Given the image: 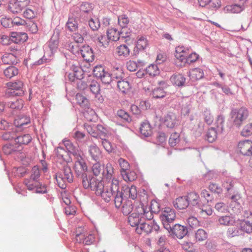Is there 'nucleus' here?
<instances>
[{
	"instance_id": "1",
	"label": "nucleus",
	"mask_w": 252,
	"mask_h": 252,
	"mask_svg": "<svg viewBox=\"0 0 252 252\" xmlns=\"http://www.w3.org/2000/svg\"><path fill=\"white\" fill-rule=\"evenodd\" d=\"M82 185L85 189H90L95 191L97 195H100L106 202H109L119 189V183L117 179H113L105 186L101 180L94 177L83 176Z\"/></svg>"
},
{
	"instance_id": "2",
	"label": "nucleus",
	"mask_w": 252,
	"mask_h": 252,
	"mask_svg": "<svg viewBox=\"0 0 252 252\" xmlns=\"http://www.w3.org/2000/svg\"><path fill=\"white\" fill-rule=\"evenodd\" d=\"M153 218V215L148 210L147 205L140 203L128 217V222L131 226L137 227L142 221V219L151 220Z\"/></svg>"
},
{
	"instance_id": "3",
	"label": "nucleus",
	"mask_w": 252,
	"mask_h": 252,
	"mask_svg": "<svg viewBox=\"0 0 252 252\" xmlns=\"http://www.w3.org/2000/svg\"><path fill=\"white\" fill-rule=\"evenodd\" d=\"M176 217L175 211L170 207H165L161 211L160 218L164 228L169 231L171 229L170 223L172 222Z\"/></svg>"
},
{
	"instance_id": "4",
	"label": "nucleus",
	"mask_w": 252,
	"mask_h": 252,
	"mask_svg": "<svg viewBox=\"0 0 252 252\" xmlns=\"http://www.w3.org/2000/svg\"><path fill=\"white\" fill-rule=\"evenodd\" d=\"M56 178L59 187L61 189H65L66 182L71 183L73 181V175L70 167L64 166L63 174H57Z\"/></svg>"
},
{
	"instance_id": "5",
	"label": "nucleus",
	"mask_w": 252,
	"mask_h": 252,
	"mask_svg": "<svg viewBox=\"0 0 252 252\" xmlns=\"http://www.w3.org/2000/svg\"><path fill=\"white\" fill-rule=\"evenodd\" d=\"M231 117L235 126L240 127L247 119L249 112L245 107L235 109L231 111Z\"/></svg>"
},
{
	"instance_id": "6",
	"label": "nucleus",
	"mask_w": 252,
	"mask_h": 252,
	"mask_svg": "<svg viewBox=\"0 0 252 252\" xmlns=\"http://www.w3.org/2000/svg\"><path fill=\"white\" fill-rule=\"evenodd\" d=\"M30 2V0H11L8 4V10L13 14L20 13L29 4Z\"/></svg>"
},
{
	"instance_id": "7",
	"label": "nucleus",
	"mask_w": 252,
	"mask_h": 252,
	"mask_svg": "<svg viewBox=\"0 0 252 252\" xmlns=\"http://www.w3.org/2000/svg\"><path fill=\"white\" fill-rule=\"evenodd\" d=\"M189 49L179 46L176 48L175 57L176 63L178 66H185V61L189 53Z\"/></svg>"
},
{
	"instance_id": "8",
	"label": "nucleus",
	"mask_w": 252,
	"mask_h": 252,
	"mask_svg": "<svg viewBox=\"0 0 252 252\" xmlns=\"http://www.w3.org/2000/svg\"><path fill=\"white\" fill-rule=\"evenodd\" d=\"M93 74L96 77L100 78L104 84H109L111 82V75L105 71L104 67L101 65L94 67Z\"/></svg>"
},
{
	"instance_id": "9",
	"label": "nucleus",
	"mask_w": 252,
	"mask_h": 252,
	"mask_svg": "<svg viewBox=\"0 0 252 252\" xmlns=\"http://www.w3.org/2000/svg\"><path fill=\"white\" fill-rule=\"evenodd\" d=\"M76 161L74 165V169L77 174H80L87 170V166L84 160L80 155V152L74 155Z\"/></svg>"
},
{
	"instance_id": "10",
	"label": "nucleus",
	"mask_w": 252,
	"mask_h": 252,
	"mask_svg": "<svg viewBox=\"0 0 252 252\" xmlns=\"http://www.w3.org/2000/svg\"><path fill=\"white\" fill-rule=\"evenodd\" d=\"M163 123L167 127L173 128L179 125V121L175 113L169 112L164 117Z\"/></svg>"
},
{
	"instance_id": "11",
	"label": "nucleus",
	"mask_w": 252,
	"mask_h": 252,
	"mask_svg": "<svg viewBox=\"0 0 252 252\" xmlns=\"http://www.w3.org/2000/svg\"><path fill=\"white\" fill-rule=\"evenodd\" d=\"M239 151L244 155H252V141L247 140L240 141L238 145Z\"/></svg>"
},
{
	"instance_id": "12",
	"label": "nucleus",
	"mask_w": 252,
	"mask_h": 252,
	"mask_svg": "<svg viewBox=\"0 0 252 252\" xmlns=\"http://www.w3.org/2000/svg\"><path fill=\"white\" fill-rule=\"evenodd\" d=\"M24 184L29 190H33L36 189V192L45 193L46 191V188L44 187L38 188V186L39 183L36 180L31 178L25 179L24 180Z\"/></svg>"
},
{
	"instance_id": "13",
	"label": "nucleus",
	"mask_w": 252,
	"mask_h": 252,
	"mask_svg": "<svg viewBox=\"0 0 252 252\" xmlns=\"http://www.w3.org/2000/svg\"><path fill=\"white\" fill-rule=\"evenodd\" d=\"M82 58L87 62H92L94 59V54L92 48L88 45L83 46L80 49Z\"/></svg>"
},
{
	"instance_id": "14",
	"label": "nucleus",
	"mask_w": 252,
	"mask_h": 252,
	"mask_svg": "<svg viewBox=\"0 0 252 252\" xmlns=\"http://www.w3.org/2000/svg\"><path fill=\"white\" fill-rule=\"evenodd\" d=\"M59 36L58 35L53 34L48 42V48L50 52L48 53L47 51L46 53L48 56H51L55 52H56L58 48L59 45Z\"/></svg>"
},
{
	"instance_id": "15",
	"label": "nucleus",
	"mask_w": 252,
	"mask_h": 252,
	"mask_svg": "<svg viewBox=\"0 0 252 252\" xmlns=\"http://www.w3.org/2000/svg\"><path fill=\"white\" fill-rule=\"evenodd\" d=\"M66 28L70 32H76L78 28V19L77 17L73 14L69 15L66 23Z\"/></svg>"
},
{
	"instance_id": "16",
	"label": "nucleus",
	"mask_w": 252,
	"mask_h": 252,
	"mask_svg": "<svg viewBox=\"0 0 252 252\" xmlns=\"http://www.w3.org/2000/svg\"><path fill=\"white\" fill-rule=\"evenodd\" d=\"M240 227L242 230L246 233L252 232V214L247 216L246 219L241 221Z\"/></svg>"
},
{
	"instance_id": "17",
	"label": "nucleus",
	"mask_w": 252,
	"mask_h": 252,
	"mask_svg": "<svg viewBox=\"0 0 252 252\" xmlns=\"http://www.w3.org/2000/svg\"><path fill=\"white\" fill-rule=\"evenodd\" d=\"M170 230L179 239L183 238L188 233L186 227L179 224H176Z\"/></svg>"
},
{
	"instance_id": "18",
	"label": "nucleus",
	"mask_w": 252,
	"mask_h": 252,
	"mask_svg": "<svg viewBox=\"0 0 252 252\" xmlns=\"http://www.w3.org/2000/svg\"><path fill=\"white\" fill-rule=\"evenodd\" d=\"M174 206L178 210H183L187 209L189 203L188 198L186 196H180L177 198L173 202Z\"/></svg>"
},
{
	"instance_id": "19",
	"label": "nucleus",
	"mask_w": 252,
	"mask_h": 252,
	"mask_svg": "<svg viewBox=\"0 0 252 252\" xmlns=\"http://www.w3.org/2000/svg\"><path fill=\"white\" fill-rule=\"evenodd\" d=\"M102 173L104 178L108 180V182H111L113 179H115L114 177V168L110 163L106 164L105 168H104L103 169Z\"/></svg>"
},
{
	"instance_id": "20",
	"label": "nucleus",
	"mask_w": 252,
	"mask_h": 252,
	"mask_svg": "<svg viewBox=\"0 0 252 252\" xmlns=\"http://www.w3.org/2000/svg\"><path fill=\"white\" fill-rule=\"evenodd\" d=\"M130 50L126 44H121L116 47V55L120 58H127L130 54Z\"/></svg>"
},
{
	"instance_id": "21",
	"label": "nucleus",
	"mask_w": 252,
	"mask_h": 252,
	"mask_svg": "<svg viewBox=\"0 0 252 252\" xmlns=\"http://www.w3.org/2000/svg\"><path fill=\"white\" fill-rule=\"evenodd\" d=\"M170 80L173 85L182 87L184 86L186 79L181 74H174L171 76Z\"/></svg>"
},
{
	"instance_id": "22",
	"label": "nucleus",
	"mask_w": 252,
	"mask_h": 252,
	"mask_svg": "<svg viewBox=\"0 0 252 252\" xmlns=\"http://www.w3.org/2000/svg\"><path fill=\"white\" fill-rule=\"evenodd\" d=\"M122 192L125 197H128L132 199H135L137 195L136 188L134 186H131L130 187H123V191Z\"/></svg>"
},
{
	"instance_id": "23",
	"label": "nucleus",
	"mask_w": 252,
	"mask_h": 252,
	"mask_svg": "<svg viewBox=\"0 0 252 252\" xmlns=\"http://www.w3.org/2000/svg\"><path fill=\"white\" fill-rule=\"evenodd\" d=\"M152 230V227L151 224L146 222H142L139 223L135 229L136 232L139 234H149L151 232Z\"/></svg>"
},
{
	"instance_id": "24",
	"label": "nucleus",
	"mask_w": 252,
	"mask_h": 252,
	"mask_svg": "<svg viewBox=\"0 0 252 252\" xmlns=\"http://www.w3.org/2000/svg\"><path fill=\"white\" fill-rule=\"evenodd\" d=\"M27 39V34L25 32H13L10 36V40L15 43H23Z\"/></svg>"
},
{
	"instance_id": "25",
	"label": "nucleus",
	"mask_w": 252,
	"mask_h": 252,
	"mask_svg": "<svg viewBox=\"0 0 252 252\" xmlns=\"http://www.w3.org/2000/svg\"><path fill=\"white\" fill-rule=\"evenodd\" d=\"M117 87L119 91L123 94H127L131 89L129 83L125 80L118 81Z\"/></svg>"
},
{
	"instance_id": "26",
	"label": "nucleus",
	"mask_w": 252,
	"mask_h": 252,
	"mask_svg": "<svg viewBox=\"0 0 252 252\" xmlns=\"http://www.w3.org/2000/svg\"><path fill=\"white\" fill-rule=\"evenodd\" d=\"M189 75L190 79L194 81L202 78L204 76V72L201 69L195 68L189 71Z\"/></svg>"
},
{
	"instance_id": "27",
	"label": "nucleus",
	"mask_w": 252,
	"mask_h": 252,
	"mask_svg": "<svg viewBox=\"0 0 252 252\" xmlns=\"http://www.w3.org/2000/svg\"><path fill=\"white\" fill-rule=\"evenodd\" d=\"M22 149V147L18 146L16 144L14 145L7 144L2 147L3 152L6 155H9L15 152L20 151Z\"/></svg>"
},
{
	"instance_id": "28",
	"label": "nucleus",
	"mask_w": 252,
	"mask_h": 252,
	"mask_svg": "<svg viewBox=\"0 0 252 252\" xmlns=\"http://www.w3.org/2000/svg\"><path fill=\"white\" fill-rule=\"evenodd\" d=\"M218 222L220 225H233L236 223L235 218L230 216H222L218 219Z\"/></svg>"
},
{
	"instance_id": "29",
	"label": "nucleus",
	"mask_w": 252,
	"mask_h": 252,
	"mask_svg": "<svg viewBox=\"0 0 252 252\" xmlns=\"http://www.w3.org/2000/svg\"><path fill=\"white\" fill-rule=\"evenodd\" d=\"M186 197L188 198V201L189 204L193 206L198 205V207L200 206V201L199 200V195L195 192H191L188 194Z\"/></svg>"
},
{
	"instance_id": "30",
	"label": "nucleus",
	"mask_w": 252,
	"mask_h": 252,
	"mask_svg": "<svg viewBox=\"0 0 252 252\" xmlns=\"http://www.w3.org/2000/svg\"><path fill=\"white\" fill-rule=\"evenodd\" d=\"M244 9V4L240 3L239 4H233L227 5L224 8L225 12L238 13L241 12Z\"/></svg>"
},
{
	"instance_id": "31",
	"label": "nucleus",
	"mask_w": 252,
	"mask_h": 252,
	"mask_svg": "<svg viewBox=\"0 0 252 252\" xmlns=\"http://www.w3.org/2000/svg\"><path fill=\"white\" fill-rule=\"evenodd\" d=\"M7 86L9 89L18 91L19 93L16 94H18L19 95H22L24 94V91L23 89L24 84L21 81H17L15 82H11L7 84Z\"/></svg>"
},
{
	"instance_id": "32",
	"label": "nucleus",
	"mask_w": 252,
	"mask_h": 252,
	"mask_svg": "<svg viewBox=\"0 0 252 252\" xmlns=\"http://www.w3.org/2000/svg\"><path fill=\"white\" fill-rule=\"evenodd\" d=\"M30 118L26 116H18L14 121V125L17 127H21L30 123Z\"/></svg>"
},
{
	"instance_id": "33",
	"label": "nucleus",
	"mask_w": 252,
	"mask_h": 252,
	"mask_svg": "<svg viewBox=\"0 0 252 252\" xmlns=\"http://www.w3.org/2000/svg\"><path fill=\"white\" fill-rule=\"evenodd\" d=\"M141 134L145 137H148L152 133V127L150 124L147 122L143 123L140 127Z\"/></svg>"
},
{
	"instance_id": "34",
	"label": "nucleus",
	"mask_w": 252,
	"mask_h": 252,
	"mask_svg": "<svg viewBox=\"0 0 252 252\" xmlns=\"http://www.w3.org/2000/svg\"><path fill=\"white\" fill-rule=\"evenodd\" d=\"M89 152L92 159L95 161L99 159L101 157V151L96 146H91L89 148Z\"/></svg>"
},
{
	"instance_id": "35",
	"label": "nucleus",
	"mask_w": 252,
	"mask_h": 252,
	"mask_svg": "<svg viewBox=\"0 0 252 252\" xmlns=\"http://www.w3.org/2000/svg\"><path fill=\"white\" fill-rule=\"evenodd\" d=\"M199 207V214L201 217L205 218L208 216L212 215L213 211L212 208L210 205H202L200 203V206Z\"/></svg>"
},
{
	"instance_id": "36",
	"label": "nucleus",
	"mask_w": 252,
	"mask_h": 252,
	"mask_svg": "<svg viewBox=\"0 0 252 252\" xmlns=\"http://www.w3.org/2000/svg\"><path fill=\"white\" fill-rule=\"evenodd\" d=\"M32 140V137L29 134H24L19 136L15 138V144L21 147L22 145H26L29 144Z\"/></svg>"
},
{
	"instance_id": "37",
	"label": "nucleus",
	"mask_w": 252,
	"mask_h": 252,
	"mask_svg": "<svg viewBox=\"0 0 252 252\" xmlns=\"http://www.w3.org/2000/svg\"><path fill=\"white\" fill-rule=\"evenodd\" d=\"M63 142L66 149L73 156L77 155V154L79 153L78 148L74 146L69 140L64 139Z\"/></svg>"
},
{
	"instance_id": "38",
	"label": "nucleus",
	"mask_w": 252,
	"mask_h": 252,
	"mask_svg": "<svg viewBox=\"0 0 252 252\" xmlns=\"http://www.w3.org/2000/svg\"><path fill=\"white\" fill-rule=\"evenodd\" d=\"M194 238L196 242H202L207 240V233L203 229H198L194 234Z\"/></svg>"
},
{
	"instance_id": "39",
	"label": "nucleus",
	"mask_w": 252,
	"mask_h": 252,
	"mask_svg": "<svg viewBox=\"0 0 252 252\" xmlns=\"http://www.w3.org/2000/svg\"><path fill=\"white\" fill-rule=\"evenodd\" d=\"M108 38L110 40L116 41L120 38V33L115 28L109 29L107 32Z\"/></svg>"
},
{
	"instance_id": "40",
	"label": "nucleus",
	"mask_w": 252,
	"mask_h": 252,
	"mask_svg": "<svg viewBox=\"0 0 252 252\" xmlns=\"http://www.w3.org/2000/svg\"><path fill=\"white\" fill-rule=\"evenodd\" d=\"M146 73L149 76L154 77L159 74V69L156 64H151L145 69Z\"/></svg>"
},
{
	"instance_id": "41",
	"label": "nucleus",
	"mask_w": 252,
	"mask_h": 252,
	"mask_svg": "<svg viewBox=\"0 0 252 252\" xmlns=\"http://www.w3.org/2000/svg\"><path fill=\"white\" fill-rule=\"evenodd\" d=\"M55 152L59 158H61L66 162L69 161L68 153L63 148L61 147H57L55 150Z\"/></svg>"
},
{
	"instance_id": "42",
	"label": "nucleus",
	"mask_w": 252,
	"mask_h": 252,
	"mask_svg": "<svg viewBox=\"0 0 252 252\" xmlns=\"http://www.w3.org/2000/svg\"><path fill=\"white\" fill-rule=\"evenodd\" d=\"M2 62L6 64H13L16 63V57L13 54H5L1 58Z\"/></svg>"
},
{
	"instance_id": "43",
	"label": "nucleus",
	"mask_w": 252,
	"mask_h": 252,
	"mask_svg": "<svg viewBox=\"0 0 252 252\" xmlns=\"http://www.w3.org/2000/svg\"><path fill=\"white\" fill-rule=\"evenodd\" d=\"M87 233L86 230L84 227H78L77 228L75 231L76 241L78 243H81Z\"/></svg>"
},
{
	"instance_id": "44",
	"label": "nucleus",
	"mask_w": 252,
	"mask_h": 252,
	"mask_svg": "<svg viewBox=\"0 0 252 252\" xmlns=\"http://www.w3.org/2000/svg\"><path fill=\"white\" fill-rule=\"evenodd\" d=\"M148 45V40L144 36H140L137 38L136 43V47L139 50H144Z\"/></svg>"
},
{
	"instance_id": "45",
	"label": "nucleus",
	"mask_w": 252,
	"mask_h": 252,
	"mask_svg": "<svg viewBox=\"0 0 252 252\" xmlns=\"http://www.w3.org/2000/svg\"><path fill=\"white\" fill-rule=\"evenodd\" d=\"M122 207V212L125 215L129 214L133 209L132 202L130 200H126L123 204Z\"/></svg>"
},
{
	"instance_id": "46",
	"label": "nucleus",
	"mask_w": 252,
	"mask_h": 252,
	"mask_svg": "<svg viewBox=\"0 0 252 252\" xmlns=\"http://www.w3.org/2000/svg\"><path fill=\"white\" fill-rule=\"evenodd\" d=\"M18 73V69L13 66H10L4 70V74L8 78H11L17 75Z\"/></svg>"
},
{
	"instance_id": "47",
	"label": "nucleus",
	"mask_w": 252,
	"mask_h": 252,
	"mask_svg": "<svg viewBox=\"0 0 252 252\" xmlns=\"http://www.w3.org/2000/svg\"><path fill=\"white\" fill-rule=\"evenodd\" d=\"M206 138L209 142H213L215 141L217 138L216 130L213 127L209 128L207 132Z\"/></svg>"
},
{
	"instance_id": "48",
	"label": "nucleus",
	"mask_w": 252,
	"mask_h": 252,
	"mask_svg": "<svg viewBox=\"0 0 252 252\" xmlns=\"http://www.w3.org/2000/svg\"><path fill=\"white\" fill-rule=\"evenodd\" d=\"M180 141V134L177 132H174L172 133L169 138V144L171 147L176 146L177 144Z\"/></svg>"
},
{
	"instance_id": "49",
	"label": "nucleus",
	"mask_w": 252,
	"mask_h": 252,
	"mask_svg": "<svg viewBox=\"0 0 252 252\" xmlns=\"http://www.w3.org/2000/svg\"><path fill=\"white\" fill-rule=\"evenodd\" d=\"M204 122L208 125H210L214 121V116L210 110H205L203 113Z\"/></svg>"
},
{
	"instance_id": "50",
	"label": "nucleus",
	"mask_w": 252,
	"mask_h": 252,
	"mask_svg": "<svg viewBox=\"0 0 252 252\" xmlns=\"http://www.w3.org/2000/svg\"><path fill=\"white\" fill-rule=\"evenodd\" d=\"M123 193L122 191H120L119 190L116 192L115 196V205L116 207L119 208L121 207L123 205Z\"/></svg>"
},
{
	"instance_id": "51",
	"label": "nucleus",
	"mask_w": 252,
	"mask_h": 252,
	"mask_svg": "<svg viewBox=\"0 0 252 252\" xmlns=\"http://www.w3.org/2000/svg\"><path fill=\"white\" fill-rule=\"evenodd\" d=\"M22 99H16L15 101L9 102L8 103V106L13 109H20L23 108L24 103Z\"/></svg>"
},
{
	"instance_id": "52",
	"label": "nucleus",
	"mask_w": 252,
	"mask_h": 252,
	"mask_svg": "<svg viewBox=\"0 0 252 252\" xmlns=\"http://www.w3.org/2000/svg\"><path fill=\"white\" fill-rule=\"evenodd\" d=\"M122 175L125 181L126 182H131L135 180L136 178V174L134 172L130 171L129 172L122 173Z\"/></svg>"
},
{
	"instance_id": "53",
	"label": "nucleus",
	"mask_w": 252,
	"mask_h": 252,
	"mask_svg": "<svg viewBox=\"0 0 252 252\" xmlns=\"http://www.w3.org/2000/svg\"><path fill=\"white\" fill-rule=\"evenodd\" d=\"M152 95L156 98H163L166 95V92L163 89L157 88L153 91Z\"/></svg>"
},
{
	"instance_id": "54",
	"label": "nucleus",
	"mask_w": 252,
	"mask_h": 252,
	"mask_svg": "<svg viewBox=\"0 0 252 252\" xmlns=\"http://www.w3.org/2000/svg\"><path fill=\"white\" fill-rule=\"evenodd\" d=\"M143 204L147 205L148 210L153 215V213H158L160 210L159 205L156 200H152L151 202L150 207H149L147 204Z\"/></svg>"
},
{
	"instance_id": "55",
	"label": "nucleus",
	"mask_w": 252,
	"mask_h": 252,
	"mask_svg": "<svg viewBox=\"0 0 252 252\" xmlns=\"http://www.w3.org/2000/svg\"><path fill=\"white\" fill-rule=\"evenodd\" d=\"M95 128L96 129V132L97 134V137H99L103 139V138L106 137L107 131L103 126L101 125H98L97 126H96Z\"/></svg>"
},
{
	"instance_id": "56",
	"label": "nucleus",
	"mask_w": 252,
	"mask_h": 252,
	"mask_svg": "<svg viewBox=\"0 0 252 252\" xmlns=\"http://www.w3.org/2000/svg\"><path fill=\"white\" fill-rule=\"evenodd\" d=\"M89 86L90 91L93 94L96 95L99 93L100 85L96 81H92Z\"/></svg>"
},
{
	"instance_id": "57",
	"label": "nucleus",
	"mask_w": 252,
	"mask_h": 252,
	"mask_svg": "<svg viewBox=\"0 0 252 252\" xmlns=\"http://www.w3.org/2000/svg\"><path fill=\"white\" fill-rule=\"evenodd\" d=\"M76 100L78 104L82 106H85L88 104V100L83 95L80 94H77Z\"/></svg>"
},
{
	"instance_id": "58",
	"label": "nucleus",
	"mask_w": 252,
	"mask_h": 252,
	"mask_svg": "<svg viewBox=\"0 0 252 252\" xmlns=\"http://www.w3.org/2000/svg\"><path fill=\"white\" fill-rule=\"evenodd\" d=\"M117 114L119 117L123 119L126 122L129 123L131 121V118L129 115L124 110H119L117 111Z\"/></svg>"
},
{
	"instance_id": "59",
	"label": "nucleus",
	"mask_w": 252,
	"mask_h": 252,
	"mask_svg": "<svg viewBox=\"0 0 252 252\" xmlns=\"http://www.w3.org/2000/svg\"><path fill=\"white\" fill-rule=\"evenodd\" d=\"M199 58V55L193 52L187 57L185 61V65L187 64H190L191 63L195 62Z\"/></svg>"
},
{
	"instance_id": "60",
	"label": "nucleus",
	"mask_w": 252,
	"mask_h": 252,
	"mask_svg": "<svg viewBox=\"0 0 252 252\" xmlns=\"http://www.w3.org/2000/svg\"><path fill=\"white\" fill-rule=\"evenodd\" d=\"M129 19L126 15L123 14L119 16L118 17V23L123 28L127 26L129 23Z\"/></svg>"
},
{
	"instance_id": "61",
	"label": "nucleus",
	"mask_w": 252,
	"mask_h": 252,
	"mask_svg": "<svg viewBox=\"0 0 252 252\" xmlns=\"http://www.w3.org/2000/svg\"><path fill=\"white\" fill-rule=\"evenodd\" d=\"M103 168V166L102 167L99 163L97 162L93 164L92 167V171L94 175L97 176L102 172Z\"/></svg>"
},
{
	"instance_id": "62",
	"label": "nucleus",
	"mask_w": 252,
	"mask_h": 252,
	"mask_svg": "<svg viewBox=\"0 0 252 252\" xmlns=\"http://www.w3.org/2000/svg\"><path fill=\"white\" fill-rule=\"evenodd\" d=\"M242 136L247 137L252 134V123L246 125L241 131Z\"/></svg>"
},
{
	"instance_id": "63",
	"label": "nucleus",
	"mask_w": 252,
	"mask_h": 252,
	"mask_svg": "<svg viewBox=\"0 0 252 252\" xmlns=\"http://www.w3.org/2000/svg\"><path fill=\"white\" fill-rule=\"evenodd\" d=\"M72 71L75 74V77H76V79L81 80L83 78V71L79 66H75L73 65L72 67Z\"/></svg>"
},
{
	"instance_id": "64",
	"label": "nucleus",
	"mask_w": 252,
	"mask_h": 252,
	"mask_svg": "<svg viewBox=\"0 0 252 252\" xmlns=\"http://www.w3.org/2000/svg\"><path fill=\"white\" fill-rule=\"evenodd\" d=\"M94 239L95 238L93 234L87 233L86 236L82 240V241H81V243L87 245H90L93 243L94 241Z\"/></svg>"
}]
</instances>
